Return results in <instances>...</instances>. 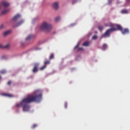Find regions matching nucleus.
Masks as SVG:
<instances>
[{"label": "nucleus", "mask_w": 130, "mask_h": 130, "mask_svg": "<svg viewBox=\"0 0 130 130\" xmlns=\"http://www.w3.org/2000/svg\"><path fill=\"white\" fill-rule=\"evenodd\" d=\"M42 93L39 90L35 91L34 94L30 95L24 98L20 102L21 106L23 108V111L27 112L29 110L30 106L28 104L34 102H40L41 101Z\"/></svg>", "instance_id": "1"}, {"label": "nucleus", "mask_w": 130, "mask_h": 130, "mask_svg": "<svg viewBox=\"0 0 130 130\" xmlns=\"http://www.w3.org/2000/svg\"><path fill=\"white\" fill-rule=\"evenodd\" d=\"M53 28L52 24L47 23L46 21L43 22L40 27L41 30L46 31V32H49Z\"/></svg>", "instance_id": "2"}, {"label": "nucleus", "mask_w": 130, "mask_h": 130, "mask_svg": "<svg viewBox=\"0 0 130 130\" xmlns=\"http://www.w3.org/2000/svg\"><path fill=\"white\" fill-rule=\"evenodd\" d=\"M113 31H117V29L115 27H112L109 29H108L105 34H103L101 36V39L105 38V37H110L111 33L113 32Z\"/></svg>", "instance_id": "3"}, {"label": "nucleus", "mask_w": 130, "mask_h": 130, "mask_svg": "<svg viewBox=\"0 0 130 130\" xmlns=\"http://www.w3.org/2000/svg\"><path fill=\"white\" fill-rule=\"evenodd\" d=\"M116 27L117 28H116L117 30L121 31L122 34L123 35H125V34H128V33H129V29H128V28L123 29V27L119 24H116Z\"/></svg>", "instance_id": "4"}, {"label": "nucleus", "mask_w": 130, "mask_h": 130, "mask_svg": "<svg viewBox=\"0 0 130 130\" xmlns=\"http://www.w3.org/2000/svg\"><path fill=\"white\" fill-rule=\"evenodd\" d=\"M52 8L55 11H57L59 9V3L58 2H55L52 4Z\"/></svg>", "instance_id": "5"}, {"label": "nucleus", "mask_w": 130, "mask_h": 130, "mask_svg": "<svg viewBox=\"0 0 130 130\" xmlns=\"http://www.w3.org/2000/svg\"><path fill=\"white\" fill-rule=\"evenodd\" d=\"M39 66V63H35L34 68V69L32 70V72L34 73H37L38 72Z\"/></svg>", "instance_id": "6"}, {"label": "nucleus", "mask_w": 130, "mask_h": 130, "mask_svg": "<svg viewBox=\"0 0 130 130\" xmlns=\"http://www.w3.org/2000/svg\"><path fill=\"white\" fill-rule=\"evenodd\" d=\"M2 6L3 7H9L10 6V4H9V3H7L6 2L3 1L0 3V9H1Z\"/></svg>", "instance_id": "7"}, {"label": "nucleus", "mask_w": 130, "mask_h": 130, "mask_svg": "<svg viewBox=\"0 0 130 130\" xmlns=\"http://www.w3.org/2000/svg\"><path fill=\"white\" fill-rule=\"evenodd\" d=\"M10 11H11L10 9L5 10L1 12V15H5V14H7V13H9Z\"/></svg>", "instance_id": "8"}, {"label": "nucleus", "mask_w": 130, "mask_h": 130, "mask_svg": "<svg viewBox=\"0 0 130 130\" xmlns=\"http://www.w3.org/2000/svg\"><path fill=\"white\" fill-rule=\"evenodd\" d=\"M1 95L2 96H7V97H9V98L13 97V95L12 94H10L2 93Z\"/></svg>", "instance_id": "9"}, {"label": "nucleus", "mask_w": 130, "mask_h": 130, "mask_svg": "<svg viewBox=\"0 0 130 130\" xmlns=\"http://www.w3.org/2000/svg\"><path fill=\"white\" fill-rule=\"evenodd\" d=\"M23 23V21L21 20L19 21L16 25H13L14 28H15V27H18V26H20V25H21Z\"/></svg>", "instance_id": "10"}, {"label": "nucleus", "mask_w": 130, "mask_h": 130, "mask_svg": "<svg viewBox=\"0 0 130 130\" xmlns=\"http://www.w3.org/2000/svg\"><path fill=\"white\" fill-rule=\"evenodd\" d=\"M89 42H85L83 44V46H84V47H88L89 46Z\"/></svg>", "instance_id": "11"}, {"label": "nucleus", "mask_w": 130, "mask_h": 130, "mask_svg": "<svg viewBox=\"0 0 130 130\" xmlns=\"http://www.w3.org/2000/svg\"><path fill=\"white\" fill-rule=\"evenodd\" d=\"M33 38V36L30 35H29L26 39H25V40L26 41H29L31 39H32Z\"/></svg>", "instance_id": "12"}, {"label": "nucleus", "mask_w": 130, "mask_h": 130, "mask_svg": "<svg viewBox=\"0 0 130 130\" xmlns=\"http://www.w3.org/2000/svg\"><path fill=\"white\" fill-rule=\"evenodd\" d=\"M10 33H11V30H7L4 33V36H7V35H9Z\"/></svg>", "instance_id": "13"}, {"label": "nucleus", "mask_w": 130, "mask_h": 130, "mask_svg": "<svg viewBox=\"0 0 130 130\" xmlns=\"http://www.w3.org/2000/svg\"><path fill=\"white\" fill-rule=\"evenodd\" d=\"M9 47V45H7L5 46H3L2 44H0V49L8 48Z\"/></svg>", "instance_id": "14"}, {"label": "nucleus", "mask_w": 130, "mask_h": 130, "mask_svg": "<svg viewBox=\"0 0 130 130\" xmlns=\"http://www.w3.org/2000/svg\"><path fill=\"white\" fill-rule=\"evenodd\" d=\"M107 48V45L106 44H104L102 46V50H106Z\"/></svg>", "instance_id": "15"}, {"label": "nucleus", "mask_w": 130, "mask_h": 130, "mask_svg": "<svg viewBox=\"0 0 130 130\" xmlns=\"http://www.w3.org/2000/svg\"><path fill=\"white\" fill-rule=\"evenodd\" d=\"M121 14H127L128 12L126 9H123L121 11Z\"/></svg>", "instance_id": "16"}, {"label": "nucleus", "mask_w": 130, "mask_h": 130, "mask_svg": "<svg viewBox=\"0 0 130 130\" xmlns=\"http://www.w3.org/2000/svg\"><path fill=\"white\" fill-rule=\"evenodd\" d=\"M50 63V60H46L44 61V66H47V64H49Z\"/></svg>", "instance_id": "17"}, {"label": "nucleus", "mask_w": 130, "mask_h": 130, "mask_svg": "<svg viewBox=\"0 0 130 130\" xmlns=\"http://www.w3.org/2000/svg\"><path fill=\"white\" fill-rule=\"evenodd\" d=\"M54 58V54H51L50 57H49V59L51 60Z\"/></svg>", "instance_id": "18"}, {"label": "nucleus", "mask_w": 130, "mask_h": 130, "mask_svg": "<svg viewBox=\"0 0 130 130\" xmlns=\"http://www.w3.org/2000/svg\"><path fill=\"white\" fill-rule=\"evenodd\" d=\"M46 67H47V66L46 65H44V66L40 68V70L41 71H43V70H44L46 68Z\"/></svg>", "instance_id": "19"}, {"label": "nucleus", "mask_w": 130, "mask_h": 130, "mask_svg": "<svg viewBox=\"0 0 130 130\" xmlns=\"http://www.w3.org/2000/svg\"><path fill=\"white\" fill-rule=\"evenodd\" d=\"M1 74H6V71L5 70H2L0 72Z\"/></svg>", "instance_id": "20"}, {"label": "nucleus", "mask_w": 130, "mask_h": 130, "mask_svg": "<svg viewBox=\"0 0 130 130\" xmlns=\"http://www.w3.org/2000/svg\"><path fill=\"white\" fill-rule=\"evenodd\" d=\"M60 20V17H56L55 19V22H59Z\"/></svg>", "instance_id": "21"}, {"label": "nucleus", "mask_w": 130, "mask_h": 130, "mask_svg": "<svg viewBox=\"0 0 130 130\" xmlns=\"http://www.w3.org/2000/svg\"><path fill=\"white\" fill-rule=\"evenodd\" d=\"M103 29H104V27L103 26H100L99 27V30H100V31H102Z\"/></svg>", "instance_id": "22"}, {"label": "nucleus", "mask_w": 130, "mask_h": 130, "mask_svg": "<svg viewBox=\"0 0 130 130\" xmlns=\"http://www.w3.org/2000/svg\"><path fill=\"white\" fill-rule=\"evenodd\" d=\"M98 39V36H93L92 37V40H96Z\"/></svg>", "instance_id": "23"}, {"label": "nucleus", "mask_w": 130, "mask_h": 130, "mask_svg": "<svg viewBox=\"0 0 130 130\" xmlns=\"http://www.w3.org/2000/svg\"><path fill=\"white\" fill-rule=\"evenodd\" d=\"M37 126H38V125H37V124H33V125H32L31 128H36V127H37Z\"/></svg>", "instance_id": "24"}, {"label": "nucleus", "mask_w": 130, "mask_h": 130, "mask_svg": "<svg viewBox=\"0 0 130 130\" xmlns=\"http://www.w3.org/2000/svg\"><path fill=\"white\" fill-rule=\"evenodd\" d=\"M18 18L19 17H13L12 20H13V21H16V20H17L18 19Z\"/></svg>", "instance_id": "25"}, {"label": "nucleus", "mask_w": 130, "mask_h": 130, "mask_svg": "<svg viewBox=\"0 0 130 130\" xmlns=\"http://www.w3.org/2000/svg\"><path fill=\"white\" fill-rule=\"evenodd\" d=\"M4 28H5L4 25L2 24V25L0 26V29H4Z\"/></svg>", "instance_id": "26"}, {"label": "nucleus", "mask_w": 130, "mask_h": 130, "mask_svg": "<svg viewBox=\"0 0 130 130\" xmlns=\"http://www.w3.org/2000/svg\"><path fill=\"white\" fill-rule=\"evenodd\" d=\"M21 15L20 14H16L15 17H21Z\"/></svg>", "instance_id": "27"}, {"label": "nucleus", "mask_w": 130, "mask_h": 130, "mask_svg": "<svg viewBox=\"0 0 130 130\" xmlns=\"http://www.w3.org/2000/svg\"><path fill=\"white\" fill-rule=\"evenodd\" d=\"M20 106H21V103L20 104H17L16 105V107H19Z\"/></svg>", "instance_id": "28"}, {"label": "nucleus", "mask_w": 130, "mask_h": 130, "mask_svg": "<svg viewBox=\"0 0 130 130\" xmlns=\"http://www.w3.org/2000/svg\"><path fill=\"white\" fill-rule=\"evenodd\" d=\"M64 107L66 109H67L68 108V104L67 103H65L64 104Z\"/></svg>", "instance_id": "29"}, {"label": "nucleus", "mask_w": 130, "mask_h": 130, "mask_svg": "<svg viewBox=\"0 0 130 130\" xmlns=\"http://www.w3.org/2000/svg\"><path fill=\"white\" fill-rule=\"evenodd\" d=\"M78 50L79 51L84 50V49L83 48H79Z\"/></svg>", "instance_id": "30"}, {"label": "nucleus", "mask_w": 130, "mask_h": 130, "mask_svg": "<svg viewBox=\"0 0 130 130\" xmlns=\"http://www.w3.org/2000/svg\"><path fill=\"white\" fill-rule=\"evenodd\" d=\"M11 84H12V82H11V81H9V82H8V85H10Z\"/></svg>", "instance_id": "31"}, {"label": "nucleus", "mask_w": 130, "mask_h": 130, "mask_svg": "<svg viewBox=\"0 0 130 130\" xmlns=\"http://www.w3.org/2000/svg\"><path fill=\"white\" fill-rule=\"evenodd\" d=\"M79 46V44H78L75 47V49H76L77 48H78Z\"/></svg>", "instance_id": "32"}, {"label": "nucleus", "mask_w": 130, "mask_h": 130, "mask_svg": "<svg viewBox=\"0 0 130 130\" xmlns=\"http://www.w3.org/2000/svg\"><path fill=\"white\" fill-rule=\"evenodd\" d=\"M126 2H130V0H126Z\"/></svg>", "instance_id": "33"}, {"label": "nucleus", "mask_w": 130, "mask_h": 130, "mask_svg": "<svg viewBox=\"0 0 130 130\" xmlns=\"http://www.w3.org/2000/svg\"><path fill=\"white\" fill-rule=\"evenodd\" d=\"M73 4H75V2H73Z\"/></svg>", "instance_id": "34"}, {"label": "nucleus", "mask_w": 130, "mask_h": 130, "mask_svg": "<svg viewBox=\"0 0 130 130\" xmlns=\"http://www.w3.org/2000/svg\"><path fill=\"white\" fill-rule=\"evenodd\" d=\"M75 2H77V0H75Z\"/></svg>", "instance_id": "35"}, {"label": "nucleus", "mask_w": 130, "mask_h": 130, "mask_svg": "<svg viewBox=\"0 0 130 130\" xmlns=\"http://www.w3.org/2000/svg\"><path fill=\"white\" fill-rule=\"evenodd\" d=\"M1 78V77L0 76V79Z\"/></svg>", "instance_id": "36"}]
</instances>
